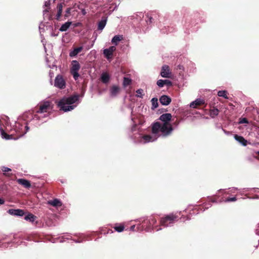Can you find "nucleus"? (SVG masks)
I'll return each mask as SVG.
<instances>
[{"instance_id": "a211bd4d", "label": "nucleus", "mask_w": 259, "mask_h": 259, "mask_svg": "<svg viewBox=\"0 0 259 259\" xmlns=\"http://www.w3.org/2000/svg\"><path fill=\"white\" fill-rule=\"evenodd\" d=\"M48 204L54 207L61 206L62 204V202L57 198L48 201Z\"/></svg>"}, {"instance_id": "393cba45", "label": "nucleus", "mask_w": 259, "mask_h": 259, "mask_svg": "<svg viewBox=\"0 0 259 259\" xmlns=\"http://www.w3.org/2000/svg\"><path fill=\"white\" fill-rule=\"evenodd\" d=\"M119 88L117 86H113L111 89H110V94L112 96H116L118 92H119Z\"/></svg>"}, {"instance_id": "4be33fe9", "label": "nucleus", "mask_w": 259, "mask_h": 259, "mask_svg": "<svg viewBox=\"0 0 259 259\" xmlns=\"http://www.w3.org/2000/svg\"><path fill=\"white\" fill-rule=\"evenodd\" d=\"M57 14L56 16V18L57 20H59L60 18V17L62 14V9H63V5L62 3H60L57 6Z\"/></svg>"}, {"instance_id": "37998d69", "label": "nucleus", "mask_w": 259, "mask_h": 259, "mask_svg": "<svg viewBox=\"0 0 259 259\" xmlns=\"http://www.w3.org/2000/svg\"><path fill=\"white\" fill-rule=\"evenodd\" d=\"M81 13L83 15H85L86 14V11L84 9L81 10Z\"/></svg>"}, {"instance_id": "c85d7f7f", "label": "nucleus", "mask_w": 259, "mask_h": 259, "mask_svg": "<svg viewBox=\"0 0 259 259\" xmlns=\"http://www.w3.org/2000/svg\"><path fill=\"white\" fill-rule=\"evenodd\" d=\"M145 22L148 25L152 23L153 18L149 14H147L144 17Z\"/></svg>"}, {"instance_id": "39448f33", "label": "nucleus", "mask_w": 259, "mask_h": 259, "mask_svg": "<svg viewBox=\"0 0 259 259\" xmlns=\"http://www.w3.org/2000/svg\"><path fill=\"white\" fill-rule=\"evenodd\" d=\"M179 220L178 212L171 213L160 218V226L168 227L172 226Z\"/></svg>"}, {"instance_id": "0eeeda50", "label": "nucleus", "mask_w": 259, "mask_h": 259, "mask_svg": "<svg viewBox=\"0 0 259 259\" xmlns=\"http://www.w3.org/2000/svg\"><path fill=\"white\" fill-rule=\"evenodd\" d=\"M80 68V66L78 61L76 60L72 61L70 72L75 80H77L79 76L78 72Z\"/></svg>"}, {"instance_id": "aec40b11", "label": "nucleus", "mask_w": 259, "mask_h": 259, "mask_svg": "<svg viewBox=\"0 0 259 259\" xmlns=\"http://www.w3.org/2000/svg\"><path fill=\"white\" fill-rule=\"evenodd\" d=\"M82 47H80L74 49L73 50L71 51L69 53V56L71 57H75L79 52H80L82 50Z\"/></svg>"}, {"instance_id": "72a5a7b5", "label": "nucleus", "mask_w": 259, "mask_h": 259, "mask_svg": "<svg viewBox=\"0 0 259 259\" xmlns=\"http://www.w3.org/2000/svg\"><path fill=\"white\" fill-rule=\"evenodd\" d=\"M131 83V79L128 77H124L123 81V85L124 87H127L130 85Z\"/></svg>"}, {"instance_id": "a878e982", "label": "nucleus", "mask_w": 259, "mask_h": 259, "mask_svg": "<svg viewBox=\"0 0 259 259\" xmlns=\"http://www.w3.org/2000/svg\"><path fill=\"white\" fill-rule=\"evenodd\" d=\"M114 230L117 232H122L124 229V226L123 224H116L114 227Z\"/></svg>"}, {"instance_id": "1a4fd4ad", "label": "nucleus", "mask_w": 259, "mask_h": 259, "mask_svg": "<svg viewBox=\"0 0 259 259\" xmlns=\"http://www.w3.org/2000/svg\"><path fill=\"white\" fill-rule=\"evenodd\" d=\"M160 75L164 78H171L172 76L171 72L168 65H164L161 68Z\"/></svg>"}, {"instance_id": "8fccbe9b", "label": "nucleus", "mask_w": 259, "mask_h": 259, "mask_svg": "<svg viewBox=\"0 0 259 259\" xmlns=\"http://www.w3.org/2000/svg\"><path fill=\"white\" fill-rule=\"evenodd\" d=\"M41 25H42V24H40L39 25V28L40 29H41V28H42V26H41Z\"/></svg>"}, {"instance_id": "f8f14e48", "label": "nucleus", "mask_w": 259, "mask_h": 259, "mask_svg": "<svg viewBox=\"0 0 259 259\" xmlns=\"http://www.w3.org/2000/svg\"><path fill=\"white\" fill-rule=\"evenodd\" d=\"M159 101L162 105L167 106L170 104L171 100L169 97L166 95H162L160 97Z\"/></svg>"}, {"instance_id": "bb28decb", "label": "nucleus", "mask_w": 259, "mask_h": 259, "mask_svg": "<svg viewBox=\"0 0 259 259\" xmlns=\"http://www.w3.org/2000/svg\"><path fill=\"white\" fill-rule=\"evenodd\" d=\"M101 80L103 82L106 83H107L109 80V75L107 73H103L101 75Z\"/></svg>"}, {"instance_id": "f3484780", "label": "nucleus", "mask_w": 259, "mask_h": 259, "mask_svg": "<svg viewBox=\"0 0 259 259\" xmlns=\"http://www.w3.org/2000/svg\"><path fill=\"white\" fill-rule=\"evenodd\" d=\"M234 139L242 145L244 146L247 145V141L243 137L235 135Z\"/></svg>"}, {"instance_id": "9d476101", "label": "nucleus", "mask_w": 259, "mask_h": 259, "mask_svg": "<svg viewBox=\"0 0 259 259\" xmlns=\"http://www.w3.org/2000/svg\"><path fill=\"white\" fill-rule=\"evenodd\" d=\"M115 50L116 47L115 46H111L108 49H104L103 54L107 59L110 60L112 58L113 52Z\"/></svg>"}, {"instance_id": "603ef678", "label": "nucleus", "mask_w": 259, "mask_h": 259, "mask_svg": "<svg viewBox=\"0 0 259 259\" xmlns=\"http://www.w3.org/2000/svg\"><path fill=\"white\" fill-rule=\"evenodd\" d=\"M44 12H48V11L47 10H44Z\"/></svg>"}, {"instance_id": "3c124183", "label": "nucleus", "mask_w": 259, "mask_h": 259, "mask_svg": "<svg viewBox=\"0 0 259 259\" xmlns=\"http://www.w3.org/2000/svg\"><path fill=\"white\" fill-rule=\"evenodd\" d=\"M186 218H187V220H189L190 219V218L188 216L186 217Z\"/></svg>"}, {"instance_id": "79ce46f5", "label": "nucleus", "mask_w": 259, "mask_h": 259, "mask_svg": "<svg viewBox=\"0 0 259 259\" xmlns=\"http://www.w3.org/2000/svg\"><path fill=\"white\" fill-rule=\"evenodd\" d=\"M135 225H134L133 226H132L130 228V230L131 231H134L135 230Z\"/></svg>"}, {"instance_id": "a19ab883", "label": "nucleus", "mask_w": 259, "mask_h": 259, "mask_svg": "<svg viewBox=\"0 0 259 259\" xmlns=\"http://www.w3.org/2000/svg\"><path fill=\"white\" fill-rule=\"evenodd\" d=\"M204 206H205V208L204 209V210H203V211H204L205 209H207V208H208L209 207H210V206H211V204H208V205H207V204H205V205H204Z\"/></svg>"}, {"instance_id": "6e6552de", "label": "nucleus", "mask_w": 259, "mask_h": 259, "mask_svg": "<svg viewBox=\"0 0 259 259\" xmlns=\"http://www.w3.org/2000/svg\"><path fill=\"white\" fill-rule=\"evenodd\" d=\"M54 86L60 89H63L66 87V82L62 76L58 75L55 77L54 81Z\"/></svg>"}, {"instance_id": "c03bdc74", "label": "nucleus", "mask_w": 259, "mask_h": 259, "mask_svg": "<svg viewBox=\"0 0 259 259\" xmlns=\"http://www.w3.org/2000/svg\"><path fill=\"white\" fill-rule=\"evenodd\" d=\"M236 189H237V188H233L231 191L232 192H233V193H234V190H236Z\"/></svg>"}, {"instance_id": "473e14b6", "label": "nucleus", "mask_w": 259, "mask_h": 259, "mask_svg": "<svg viewBox=\"0 0 259 259\" xmlns=\"http://www.w3.org/2000/svg\"><path fill=\"white\" fill-rule=\"evenodd\" d=\"M151 103L152 105V108H156L158 106V99L156 98H153L151 99Z\"/></svg>"}, {"instance_id": "2f4dec72", "label": "nucleus", "mask_w": 259, "mask_h": 259, "mask_svg": "<svg viewBox=\"0 0 259 259\" xmlns=\"http://www.w3.org/2000/svg\"><path fill=\"white\" fill-rule=\"evenodd\" d=\"M218 95L219 97H222L225 99H228L227 96V92L226 91H219L218 92Z\"/></svg>"}, {"instance_id": "7ed1b4c3", "label": "nucleus", "mask_w": 259, "mask_h": 259, "mask_svg": "<svg viewBox=\"0 0 259 259\" xmlns=\"http://www.w3.org/2000/svg\"><path fill=\"white\" fill-rule=\"evenodd\" d=\"M79 102V96L75 94L63 98L58 102L57 105L60 110L66 112L73 110Z\"/></svg>"}, {"instance_id": "7c9ffc66", "label": "nucleus", "mask_w": 259, "mask_h": 259, "mask_svg": "<svg viewBox=\"0 0 259 259\" xmlns=\"http://www.w3.org/2000/svg\"><path fill=\"white\" fill-rule=\"evenodd\" d=\"M137 94L136 96L138 98H143L144 95V91L142 89H139L136 91Z\"/></svg>"}, {"instance_id": "4468645a", "label": "nucleus", "mask_w": 259, "mask_h": 259, "mask_svg": "<svg viewBox=\"0 0 259 259\" xmlns=\"http://www.w3.org/2000/svg\"><path fill=\"white\" fill-rule=\"evenodd\" d=\"M107 18L102 17L101 20L98 22V29L100 31H102L104 27H105L107 23Z\"/></svg>"}, {"instance_id": "58836bf2", "label": "nucleus", "mask_w": 259, "mask_h": 259, "mask_svg": "<svg viewBox=\"0 0 259 259\" xmlns=\"http://www.w3.org/2000/svg\"><path fill=\"white\" fill-rule=\"evenodd\" d=\"M49 5H50V1H49L45 2V7H48V6H49Z\"/></svg>"}, {"instance_id": "49530a36", "label": "nucleus", "mask_w": 259, "mask_h": 259, "mask_svg": "<svg viewBox=\"0 0 259 259\" xmlns=\"http://www.w3.org/2000/svg\"><path fill=\"white\" fill-rule=\"evenodd\" d=\"M223 131L224 132V133L226 134H229V132H227L225 130H223Z\"/></svg>"}, {"instance_id": "5701e85b", "label": "nucleus", "mask_w": 259, "mask_h": 259, "mask_svg": "<svg viewBox=\"0 0 259 259\" xmlns=\"http://www.w3.org/2000/svg\"><path fill=\"white\" fill-rule=\"evenodd\" d=\"M71 24V22L68 21L67 22H65L64 24L62 25V26L59 29V30L62 32L67 31V29L70 27Z\"/></svg>"}, {"instance_id": "a18cd8bd", "label": "nucleus", "mask_w": 259, "mask_h": 259, "mask_svg": "<svg viewBox=\"0 0 259 259\" xmlns=\"http://www.w3.org/2000/svg\"><path fill=\"white\" fill-rule=\"evenodd\" d=\"M67 237H66L65 238L67 239H70V235H67Z\"/></svg>"}, {"instance_id": "412c9836", "label": "nucleus", "mask_w": 259, "mask_h": 259, "mask_svg": "<svg viewBox=\"0 0 259 259\" xmlns=\"http://www.w3.org/2000/svg\"><path fill=\"white\" fill-rule=\"evenodd\" d=\"M122 39L123 36L122 35H116L112 38L111 42L113 44L117 45L119 41H121Z\"/></svg>"}, {"instance_id": "2eb2a0df", "label": "nucleus", "mask_w": 259, "mask_h": 259, "mask_svg": "<svg viewBox=\"0 0 259 259\" xmlns=\"http://www.w3.org/2000/svg\"><path fill=\"white\" fill-rule=\"evenodd\" d=\"M157 85L159 87L162 88L164 85H166L167 86H170L172 85V82L171 81H170L169 80H167V79H165V80L159 79L157 81Z\"/></svg>"}, {"instance_id": "ddd939ff", "label": "nucleus", "mask_w": 259, "mask_h": 259, "mask_svg": "<svg viewBox=\"0 0 259 259\" xmlns=\"http://www.w3.org/2000/svg\"><path fill=\"white\" fill-rule=\"evenodd\" d=\"M205 101L203 99L198 98L192 102L190 104V107L191 108H196L197 106L203 105Z\"/></svg>"}, {"instance_id": "6ab92c4d", "label": "nucleus", "mask_w": 259, "mask_h": 259, "mask_svg": "<svg viewBox=\"0 0 259 259\" xmlns=\"http://www.w3.org/2000/svg\"><path fill=\"white\" fill-rule=\"evenodd\" d=\"M134 21L141 22L143 18H144V14L142 12H139L136 14L134 16Z\"/></svg>"}, {"instance_id": "e433bc0d", "label": "nucleus", "mask_w": 259, "mask_h": 259, "mask_svg": "<svg viewBox=\"0 0 259 259\" xmlns=\"http://www.w3.org/2000/svg\"><path fill=\"white\" fill-rule=\"evenodd\" d=\"M248 121L246 118H240L239 123H248Z\"/></svg>"}, {"instance_id": "4c0bfd02", "label": "nucleus", "mask_w": 259, "mask_h": 259, "mask_svg": "<svg viewBox=\"0 0 259 259\" xmlns=\"http://www.w3.org/2000/svg\"><path fill=\"white\" fill-rule=\"evenodd\" d=\"M84 240V238L82 236H81L80 237V239H78V240H75V239H73V241L76 242V243H80V242H83V241Z\"/></svg>"}, {"instance_id": "20e7f679", "label": "nucleus", "mask_w": 259, "mask_h": 259, "mask_svg": "<svg viewBox=\"0 0 259 259\" xmlns=\"http://www.w3.org/2000/svg\"><path fill=\"white\" fill-rule=\"evenodd\" d=\"M5 128L7 131H10L11 126L10 125L9 118L7 116L4 115L0 118V131L1 136L3 139L6 140L11 139L13 134H7L5 131Z\"/></svg>"}, {"instance_id": "09e8293b", "label": "nucleus", "mask_w": 259, "mask_h": 259, "mask_svg": "<svg viewBox=\"0 0 259 259\" xmlns=\"http://www.w3.org/2000/svg\"><path fill=\"white\" fill-rule=\"evenodd\" d=\"M41 25H42V24H40L39 25V28L40 29H41V28H42V26H41Z\"/></svg>"}, {"instance_id": "423d86ee", "label": "nucleus", "mask_w": 259, "mask_h": 259, "mask_svg": "<svg viewBox=\"0 0 259 259\" xmlns=\"http://www.w3.org/2000/svg\"><path fill=\"white\" fill-rule=\"evenodd\" d=\"M135 221L136 222H140L141 223H143L146 222L148 225L145 228V230L147 232L150 231L152 228V229L155 230L156 231H158L162 229L161 228V226H160V225L155 226L157 223V220L154 217H150L148 220L140 219L135 220Z\"/></svg>"}, {"instance_id": "de8ad7c7", "label": "nucleus", "mask_w": 259, "mask_h": 259, "mask_svg": "<svg viewBox=\"0 0 259 259\" xmlns=\"http://www.w3.org/2000/svg\"><path fill=\"white\" fill-rule=\"evenodd\" d=\"M211 201L212 202H217V201H216V200H214V199H211Z\"/></svg>"}, {"instance_id": "c756f323", "label": "nucleus", "mask_w": 259, "mask_h": 259, "mask_svg": "<svg viewBox=\"0 0 259 259\" xmlns=\"http://www.w3.org/2000/svg\"><path fill=\"white\" fill-rule=\"evenodd\" d=\"M1 169L3 171V174L4 176L7 177H10L11 175L7 174V172L11 171L12 170L11 168L6 167V166H2Z\"/></svg>"}, {"instance_id": "f03ea898", "label": "nucleus", "mask_w": 259, "mask_h": 259, "mask_svg": "<svg viewBox=\"0 0 259 259\" xmlns=\"http://www.w3.org/2000/svg\"><path fill=\"white\" fill-rule=\"evenodd\" d=\"M171 117L170 113L162 114L159 117L160 121L152 124V133L150 134H144L138 126L134 125L131 129V138L135 143L145 144L155 141L159 137H166L170 136L173 131V127L170 122Z\"/></svg>"}, {"instance_id": "ea45409f", "label": "nucleus", "mask_w": 259, "mask_h": 259, "mask_svg": "<svg viewBox=\"0 0 259 259\" xmlns=\"http://www.w3.org/2000/svg\"><path fill=\"white\" fill-rule=\"evenodd\" d=\"M5 200L4 199L0 198V205L4 204Z\"/></svg>"}, {"instance_id": "c9c22d12", "label": "nucleus", "mask_w": 259, "mask_h": 259, "mask_svg": "<svg viewBox=\"0 0 259 259\" xmlns=\"http://www.w3.org/2000/svg\"><path fill=\"white\" fill-rule=\"evenodd\" d=\"M237 200V198L236 197H233L231 198H228L226 199L225 200V202H233Z\"/></svg>"}, {"instance_id": "cd10ccee", "label": "nucleus", "mask_w": 259, "mask_h": 259, "mask_svg": "<svg viewBox=\"0 0 259 259\" xmlns=\"http://www.w3.org/2000/svg\"><path fill=\"white\" fill-rule=\"evenodd\" d=\"M219 113V110L217 108H213L210 110L209 115L211 118H214Z\"/></svg>"}, {"instance_id": "f704fd0d", "label": "nucleus", "mask_w": 259, "mask_h": 259, "mask_svg": "<svg viewBox=\"0 0 259 259\" xmlns=\"http://www.w3.org/2000/svg\"><path fill=\"white\" fill-rule=\"evenodd\" d=\"M71 9L70 8H68L66 11H65V13L64 14V17L67 18H68L70 14V12H71Z\"/></svg>"}, {"instance_id": "f257e3e1", "label": "nucleus", "mask_w": 259, "mask_h": 259, "mask_svg": "<svg viewBox=\"0 0 259 259\" xmlns=\"http://www.w3.org/2000/svg\"><path fill=\"white\" fill-rule=\"evenodd\" d=\"M51 102L45 101L39 103L35 111L29 110L19 116L12 128L10 129L13 134L11 139L17 140L26 134L29 130L28 122L39 124L46 122L53 109Z\"/></svg>"}, {"instance_id": "9b49d317", "label": "nucleus", "mask_w": 259, "mask_h": 259, "mask_svg": "<svg viewBox=\"0 0 259 259\" xmlns=\"http://www.w3.org/2000/svg\"><path fill=\"white\" fill-rule=\"evenodd\" d=\"M8 212L12 215L22 217L24 214L23 210L20 209H10L8 210Z\"/></svg>"}, {"instance_id": "dca6fc26", "label": "nucleus", "mask_w": 259, "mask_h": 259, "mask_svg": "<svg viewBox=\"0 0 259 259\" xmlns=\"http://www.w3.org/2000/svg\"><path fill=\"white\" fill-rule=\"evenodd\" d=\"M17 181L19 184L23 186L26 188H29L31 187L30 182L27 180L19 179Z\"/></svg>"}, {"instance_id": "b1692460", "label": "nucleus", "mask_w": 259, "mask_h": 259, "mask_svg": "<svg viewBox=\"0 0 259 259\" xmlns=\"http://www.w3.org/2000/svg\"><path fill=\"white\" fill-rule=\"evenodd\" d=\"M36 217L32 214V213H28L27 215H25L24 217L25 220L27 221H29L31 223H33L35 222Z\"/></svg>"}]
</instances>
